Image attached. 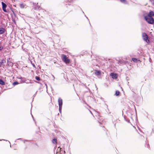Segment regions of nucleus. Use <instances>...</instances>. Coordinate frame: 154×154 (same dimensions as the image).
<instances>
[{"instance_id": "f257e3e1", "label": "nucleus", "mask_w": 154, "mask_h": 154, "mask_svg": "<svg viewBox=\"0 0 154 154\" xmlns=\"http://www.w3.org/2000/svg\"><path fill=\"white\" fill-rule=\"evenodd\" d=\"M154 16V12L152 11H150L148 15L145 17L146 20L149 23L152 24L154 22V20L152 16Z\"/></svg>"}, {"instance_id": "f03ea898", "label": "nucleus", "mask_w": 154, "mask_h": 154, "mask_svg": "<svg viewBox=\"0 0 154 154\" xmlns=\"http://www.w3.org/2000/svg\"><path fill=\"white\" fill-rule=\"evenodd\" d=\"M61 57L62 60L66 63H70V60L68 58L66 55L62 54L61 55Z\"/></svg>"}, {"instance_id": "7ed1b4c3", "label": "nucleus", "mask_w": 154, "mask_h": 154, "mask_svg": "<svg viewBox=\"0 0 154 154\" xmlns=\"http://www.w3.org/2000/svg\"><path fill=\"white\" fill-rule=\"evenodd\" d=\"M142 35L143 39L147 43H149V41L148 39V37L147 34L145 33H142Z\"/></svg>"}, {"instance_id": "20e7f679", "label": "nucleus", "mask_w": 154, "mask_h": 154, "mask_svg": "<svg viewBox=\"0 0 154 154\" xmlns=\"http://www.w3.org/2000/svg\"><path fill=\"white\" fill-rule=\"evenodd\" d=\"M2 8L3 10L5 12L8 13V11L6 9V8L7 7V5L3 2H2Z\"/></svg>"}, {"instance_id": "39448f33", "label": "nucleus", "mask_w": 154, "mask_h": 154, "mask_svg": "<svg viewBox=\"0 0 154 154\" xmlns=\"http://www.w3.org/2000/svg\"><path fill=\"white\" fill-rule=\"evenodd\" d=\"M58 102L59 106H62L63 105V100L61 98H59L58 100Z\"/></svg>"}, {"instance_id": "423d86ee", "label": "nucleus", "mask_w": 154, "mask_h": 154, "mask_svg": "<svg viewBox=\"0 0 154 154\" xmlns=\"http://www.w3.org/2000/svg\"><path fill=\"white\" fill-rule=\"evenodd\" d=\"M110 75L112 77V78L113 79H116L117 77V75L116 74L114 73H111Z\"/></svg>"}, {"instance_id": "0eeeda50", "label": "nucleus", "mask_w": 154, "mask_h": 154, "mask_svg": "<svg viewBox=\"0 0 154 154\" xmlns=\"http://www.w3.org/2000/svg\"><path fill=\"white\" fill-rule=\"evenodd\" d=\"M5 32V29L3 28H0V34L4 33Z\"/></svg>"}, {"instance_id": "6e6552de", "label": "nucleus", "mask_w": 154, "mask_h": 154, "mask_svg": "<svg viewBox=\"0 0 154 154\" xmlns=\"http://www.w3.org/2000/svg\"><path fill=\"white\" fill-rule=\"evenodd\" d=\"M101 72L96 70L95 72V74L96 75H99L101 74Z\"/></svg>"}, {"instance_id": "1a4fd4ad", "label": "nucleus", "mask_w": 154, "mask_h": 154, "mask_svg": "<svg viewBox=\"0 0 154 154\" xmlns=\"http://www.w3.org/2000/svg\"><path fill=\"white\" fill-rule=\"evenodd\" d=\"M57 139L54 138V139H53V140H52V142L53 143L56 144L57 143Z\"/></svg>"}, {"instance_id": "9d476101", "label": "nucleus", "mask_w": 154, "mask_h": 154, "mask_svg": "<svg viewBox=\"0 0 154 154\" xmlns=\"http://www.w3.org/2000/svg\"><path fill=\"white\" fill-rule=\"evenodd\" d=\"M6 61L5 60L3 59L2 60V61L0 62V67L2 65L3 63H5Z\"/></svg>"}, {"instance_id": "9b49d317", "label": "nucleus", "mask_w": 154, "mask_h": 154, "mask_svg": "<svg viewBox=\"0 0 154 154\" xmlns=\"http://www.w3.org/2000/svg\"><path fill=\"white\" fill-rule=\"evenodd\" d=\"M0 84L2 85H5V83L2 79H0Z\"/></svg>"}, {"instance_id": "f8f14e48", "label": "nucleus", "mask_w": 154, "mask_h": 154, "mask_svg": "<svg viewBox=\"0 0 154 154\" xmlns=\"http://www.w3.org/2000/svg\"><path fill=\"white\" fill-rule=\"evenodd\" d=\"M20 7L22 8H23L25 7V5L23 3H21L20 4Z\"/></svg>"}, {"instance_id": "ddd939ff", "label": "nucleus", "mask_w": 154, "mask_h": 154, "mask_svg": "<svg viewBox=\"0 0 154 154\" xmlns=\"http://www.w3.org/2000/svg\"><path fill=\"white\" fill-rule=\"evenodd\" d=\"M132 60L134 62H137V60L136 58H133Z\"/></svg>"}, {"instance_id": "4468645a", "label": "nucleus", "mask_w": 154, "mask_h": 154, "mask_svg": "<svg viewBox=\"0 0 154 154\" xmlns=\"http://www.w3.org/2000/svg\"><path fill=\"white\" fill-rule=\"evenodd\" d=\"M35 79H36L38 81H40V77L38 76H36L35 77Z\"/></svg>"}, {"instance_id": "2eb2a0df", "label": "nucleus", "mask_w": 154, "mask_h": 154, "mask_svg": "<svg viewBox=\"0 0 154 154\" xmlns=\"http://www.w3.org/2000/svg\"><path fill=\"white\" fill-rule=\"evenodd\" d=\"M120 92L118 91H116L115 94L116 96H118L119 95Z\"/></svg>"}, {"instance_id": "dca6fc26", "label": "nucleus", "mask_w": 154, "mask_h": 154, "mask_svg": "<svg viewBox=\"0 0 154 154\" xmlns=\"http://www.w3.org/2000/svg\"><path fill=\"white\" fill-rule=\"evenodd\" d=\"M120 0L122 2H123L124 3H126V1L125 0Z\"/></svg>"}, {"instance_id": "f3484780", "label": "nucleus", "mask_w": 154, "mask_h": 154, "mask_svg": "<svg viewBox=\"0 0 154 154\" xmlns=\"http://www.w3.org/2000/svg\"><path fill=\"white\" fill-rule=\"evenodd\" d=\"M62 106H59V110L60 112H61L62 109Z\"/></svg>"}, {"instance_id": "a211bd4d", "label": "nucleus", "mask_w": 154, "mask_h": 154, "mask_svg": "<svg viewBox=\"0 0 154 154\" xmlns=\"http://www.w3.org/2000/svg\"><path fill=\"white\" fill-rule=\"evenodd\" d=\"M18 84V82H14L13 83V84L14 85H17V84Z\"/></svg>"}, {"instance_id": "6ab92c4d", "label": "nucleus", "mask_w": 154, "mask_h": 154, "mask_svg": "<svg viewBox=\"0 0 154 154\" xmlns=\"http://www.w3.org/2000/svg\"><path fill=\"white\" fill-rule=\"evenodd\" d=\"M3 49V47L2 46H0V50H1Z\"/></svg>"}, {"instance_id": "aec40b11", "label": "nucleus", "mask_w": 154, "mask_h": 154, "mask_svg": "<svg viewBox=\"0 0 154 154\" xmlns=\"http://www.w3.org/2000/svg\"><path fill=\"white\" fill-rule=\"evenodd\" d=\"M11 10L12 11L13 13V14H14V11H13V10L12 9H11Z\"/></svg>"}]
</instances>
